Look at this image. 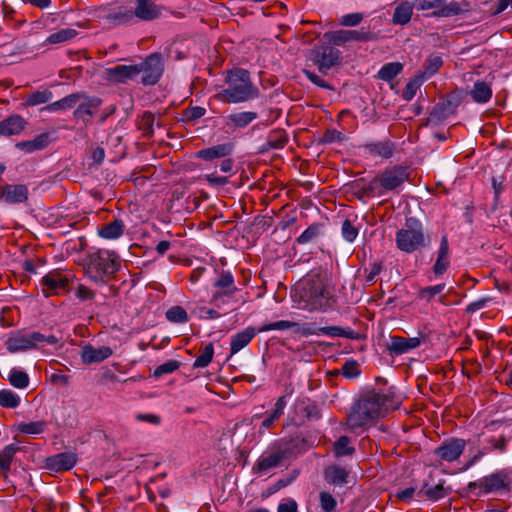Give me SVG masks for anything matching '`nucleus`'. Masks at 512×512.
<instances>
[{
	"mask_svg": "<svg viewBox=\"0 0 512 512\" xmlns=\"http://www.w3.org/2000/svg\"><path fill=\"white\" fill-rule=\"evenodd\" d=\"M397 404L398 402L395 401L392 393H379L375 390L367 391L351 407L347 417V425L352 430L365 428L377 419L384 417Z\"/></svg>",
	"mask_w": 512,
	"mask_h": 512,
	"instance_id": "nucleus-1",
	"label": "nucleus"
},
{
	"mask_svg": "<svg viewBox=\"0 0 512 512\" xmlns=\"http://www.w3.org/2000/svg\"><path fill=\"white\" fill-rule=\"evenodd\" d=\"M226 87L216 93L215 98L227 104L248 102L259 96V89L253 84L250 73L241 68L227 72Z\"/></svg>",
	"mask_w": 512,
	"mask_h": 512,
	"instance_id": "nucleus-2",
	"label": "nucleus"
},
{
	"mask_svg": "<svg viewBox=\"0 0 512 512\" xmlns=\"http://www.w3.org/2000/svg\"><path fill=\"white\" fill-rule=\"evenodd\" d=\"M294 297L299 308L309 312H325L332 307L329 292L320 279H309L303 282L296 289Z\"/></svg>",
	"mask_w": 512,
	"mask_h": 512,
	"instance_id": "nucleus-3",
	"label": "nucleus"
},
{
	"mask_svg": "<svg viewBox=\"0 0 512 512\" xmlns=\"http://www.w3.org/2000/svg\"><path fill=\"white\" fill-rule=\"evenodd\" d=\"M118 257L108 250H98L87 256L85 272L96 284H105L119 270Z\"/></svg>",
	"mask_w": 512,
	"mask_h": 512,
	"instance_id": "nucleus-4",
	"label": "nucleus"
},
{
	"mask_svg": "<svg viewBox=\"0 0 512 512\" xmlns=\"http://www.w3.org/2000/svg\"><path fill=\"white\" fill-rule=\"evenodd\" d=\"M395 242L400 251L410 254L428 247L431 239L424 233L421 222L410 217L406 219L404 227L397 231Z\"/></svg>",
	"mask_w": 512,
	"mask_h": 512,
	"instance_id": "nucleus-5",
	"label": "nucleus"
},
{
	"mask_svg": "<svg viewBox=\"0 0 512 512\" xmlns=\"http://www.w3.org/2000/svg\"><path fill=\"white\" fill-rule=\"evenodd\" d=\"M238 291L232 273L222 270L212 284L210 304L217 309H225L236 302Z\"/></svg>",
	"mask_w": 512,
	"mask_h": 512,
	"instance_id": "nucleus-6",
	"label": "nucleus"
},
{
	"mask_svg": "<svg viewBox=\"0 0 512 512\" xmlns=\"http://www.w3.org/2000/svg\"><path fill=\"white\" fill-rule=\"evenodd\" d=\"M55 345L58 338L52 334L44 335L40 332L12 333L5 341V347L9 353L24 352L30 349H37L42 344Z\"/></svg>",
	"mask_w": 512,
	"mask_h": 512,
	"instance_id": "nucleus-7",
	"label": "nucleus"
},
{
	"mask_svg": "<svg viewBox=\"0 0 512 512\" xmlns=\"http://www.w3.org/2000/svg\"><path fill=\"white\" fill-rule=\"evenodd\" d=\"M414 6L418 11L433 10L432 15L436 17H452L468 12L471 9L469 2L465 0H414Z\"/></svg>",
	"mask_w": 512,
	"mask_h": 512,
	"instance_id": "nucleus-8",
	"label": "nucleus"
},
{
	"mask_svg": "<svg viewBox=\"0 0 512 512\" xmlns=\"http://www.w3.org/2000/svg\"><path fill=\"white\" fill-rule=\"evenodd\" d=\"M409 177L410 170L408 166L394 165L378 173L376 179L384 196L387 192H399V189L409 180Z\"/></svg>",
	"mask_w": 512,
	"mask_h": 512,
	"instance_id": "nucleus-9",
	"label": "nucleus"
},
{
	"mask_svg": "<svg viewBox=\"0 0 512 512\" xmlns=\"http://www.w3.org/2000/svg\"><path fill=\"white\" fill-rule=\"evenodd\" d=\"M512 485V468H505L481 478L478 481L470 482L468 491L472 492L480 488L484 493L510 489Z\"/></svg>",
	"mask_w": 512,
	"mask_h": 512,
	"instance_id": "nucleus-10",
	"label": "nucleus"
},
{
	"mask_svg": "<svg viewBox=\"0 0 512 512\" xmlns=\"http://www.w3.org/2000/svg\"><path fill=\"white\" fill-rule=\"evenodd\" d=\"M310 60L321 74L327 75L332 67L341 63V52L330 44H322L311 50Z\"/></svg>",
	"mask_w": 512,
	"mask_h": 512,
	"instance_id": "nucleus-11",
	"label": "nucleus"
},
{
	"mask_svg": "<svg viewBox=\"0 0 512 512\" xmlns=\"http://www.w3.org/2000/svg\"><path fill=\"white\" fill-rule=\"evenodd\" d=\"M290 454L289 448L281 443H274L268 451L263 453L252 468L253 473H265L273 468L280 467Z\"/></svg>",
	"mask_w": 512,
	"mask_h": 512,
	"instance_id": "nucleus-12",
	"label": "nucleus"
},
{
	"mask_svg": "<svg viewBox=\"0 0 512 512\" xmlns=\"http://www.w3.org/2000/svg\"><path fill=\"white\" fill-rule=\"evenodd\" d=\"M70 276L58 269L48 272L41 280L45 297L67 294L70 291Z\"/></svg>",
	"mask_w": 512,
	"mask_h": 512,
	"instance_id": "nucleus-13",
	"label": "nucleus"
},
{
	"mask_svg": "<svg viewBox=\"0 0 512 512\" xmlns=\"http://www.w3.org/2000/svg\"><path fill=\"white\" fill-rule=\"evenodd\" d=\"M139 74L142 73L141 82L144 85L156 84L163 74L164 66L160 53H153L145 61L137 64Z\"/></svg>",
	"mask_w": 512,
	"mask_h": 512,
	"instance_id": "nucleus-14",
	"label": "nucleus"
},
{
	"mask_svg": "<svg viewBox=\"0 0 512 512\" xmlns=\"http://www.w3.org/2000/svg\"><path fill=\"white\" fill-rule=\"evenodd\" d=\"M461 103V97L457 93L448 95L445 99L438 102L430 112L429 120L439 123L455 114L457 107Z\"/></svg>",
	"mask_w": 512,
	"mask_h": 512,
	"instance_id": "nucleus-15",
	"label": "nucleus"
},
{
	"mask_svg": "<svg viewBox=\"0 0 512 512\" xmlns=\"http://www.w3.org/2000/svg\"><path fill=\"white\" fill-rule=\"evenodd\" d=\"M466 444L464 439L449 438L443 441L441 445L435 449L434 453L443 461L453 462L461 456L465 450Z\"/></svg>",
	"mask_w": 512,
	"mask_h": 512,
	"instance_id": "nucleus-16",
	"label": "nucleus"
},
{
	"mask_svg": "<svg viewBox=\"0 0 512 512\" xmlns=\"http://www.w3.org/2000/svg\"><path fill=\"white\" fill-rule=\"evenodd\" d=\"M80 95L82 97L79 99V102H77V104H76V109L73 112V116L76 119H81L85 123H88L86 116L95 115L98 112V110L102 104V101L98 97L88 96L85 93L80 92Z\"/></svg>",
	"mask_w": 512,
	"mask_h": 512,
	"instance_id": "nucleus-17",
	"label": "nucleus"
},
{
	"mask_svg": "<svg viewBox=\"0 0 512 512\" xmlns=\"http://www.w3.org/2000/svg\"><path fill=\"white\" fill-rule=\"evenodd\" d=\"M105 79L115 83H127L134 80L139 75L137 64L133 65H117L105 69Z\"/></svg>",
	"mask_w": 512,
	"mask_h": 512,
	"instance_id": "nucleus-18",
	"label": "nucleus"
},
{
	"mask_svg": "<svg viewBox=\"0 0 512 512\" xmlns=\"http://www.w3.org/2000/svg\"><path fill=\"white\" fill-rule=\"evenodd\" d=\"M77 462V456L72 452H62L45 459V468L52 472L72 469Z\"/></svg>",
	"mask_w": 512,
	"mask_h": 512,
	"instance_id": "nucleus-19",
	"label": "nucleus"
},
{
	"mask_svg": "<svg viewBox=\"0 0 512 512\" xmlns=\"http://www.w3.org/2000/svg\"><path fill=\"white\" fill-rule=\"evenodd\" d=\"M233 151L234 144L232 142H226L201 149L196 152L195 156L203 161L212 162L216 159H223L230 156Z\"/></svg>",
	"mask_w": 512,
	"mask_h": 512,
	"instance_id": "nucleus-20",
	"label": "nucleus"
},
{
	"mask_svg": "<svg viewBox=\"0 0 512 512\" xmlns=\"http://www.w3.org/2000/svg\"><path fill=\"white\" fill-rule=\"evenodd\" d=\"M156 0H135V7L132 10L134 17L141 21H152L161 16V7L155 3Z\"/></svg>",
	"mask_w": 512,
	"mask_h": 512,
	"instance_id": "nucleus-21",
	"label": "nucleus"
},
{
	"mask_svg": "<svg viewBox=\"0 0 512 512\" xmlns=\"http://www.w3.org/2000/svg\"><path fill=\"white\" fill-rule=\"evenodd\" d=\"M0 198L9 204L23 203L28 199V188L23 184H6L0 187Z\"/></svg>",
	"mask_w": 512,
	"mask_h": 512,
	"instance_id": "nucleus-22",
	"label": "nucleus"
},
{
	"mask_svg": "<svg viewBox=\"0 0 512 512\" xmlns=\"http://www.w3.org/2000/svg\"><path fill=\"white\" fill-rule=\"evenodd\" d=\"M113 351L108 346L95 348L90 344L84 345L81 349V360L84 364L90 365L100 363L112 355Z\"/></svg>",
	"mask_w": 512,
	"mask_h": 512,
	"instance_id": "nucleus-23",
	"label": "nucleus"
},
{
	"mask_svg": "<svg viewBox=\"0 0 512 512\" xmlns=\"http://www.w3.org/2000/svg\"><path fill=\"white\" fill-rule=\"evenodd\" d=\"M420 344L421 340L418 337L405 338L401 336H393L387 344V350L391 355H402L419 347Z\"/></svg>",
	"mask_w": 512,
	"mask_h": 512,
	"instance_id": "nucleus-24",
	"label": "nucleus"
},
{
	"mask_svg": "<svg viewBox=\"0 0 512 512\" xmlns=\"http://www.w3.org/2000/svg\"><path fill=\"white\" fill-rule=\"evenodd\" d=\"M27 121L18 114L10 115L0 121V136L19 135L26 127Z\"/></svg>",
	"mask_w": 512,
	"mask_h": 512,
	"instance_id": "nucleus-25",
	"label": "nucleus"
},
{
	"mask_svg": "<svg viewBox=\"0 0 512 512\" xmlns=\"http://www.w3.org/2000/svg\"><path fill=\"white\" fill-rule=\"evenodd\" d=\"M449 242L446 234L442 235L440 246L437 252V259L433 265V273L436 276L444 274L449 267Z\"/></svg>",
	"mask_w": 512,
	"mask_h": 512,
	"instance_id": "nucleus-26",
	"label": "nucleus"
},
{
	"mask_svg": "<svg viewBox=\"0 0 512 512\" xmlns=\"http://www.w3.org/2000/svg\"><path fill=\"white\" fill-rule=\"evenodd\" d=\"M349 472L339 465H331L324 470V479L329 485L342 487L348 483Z\"/></svg>",
	"mask_w": 512,
	"mask_h": 512,
	"instance_id": "nucleus-27",
	"label": "nucleus"
},
{
	"mask_svg": "<svg viewBox=\"0 0 512 512\" xmlns=\"http://www.w3.org/2000/svg\"><path fill=\"white\" fill-rule=\"evenodd\" d=\"M257 332L258 330L256 331L254 327H247L232 336L230 342L231 355L238 353L241 349L247 346L255 337Z\"/></svg>",
	"mask_w": 512,
	"mask_h": 512,
	"instance_id": "nucleus-28",
	"label": "nucleus"
},
{
	"mask_svg": "<svg viewBox=\"0 0 512 512\" xmlns=\"http://www.w3.org/2000/svg\"><path fill=\"white\" fill-rule=\"evenodd\" d=\"M364 150L371 156H379L388 159L393 156L395 146L394 143L386 140L381 142H370L365 144Z\"/></svg>",
	"mask_w": 512,
	"mask_h": 512,
	"instance_id": "nucleus-29",
	"label": "nucleus"
},
{
	"mask_svg": "<svg viewBox=\"0 0 512 512\" xmlns=\"http://www.w3.org/2000/svg\"><path fill=\"white\" fill-rule=\"evenodd\" d=\"M125 228L124 221L120 218H115L113 221L103 225L99 229L98 234L103 239L115 240L123 235Z\"/></svg>",
	"mask_w": 512,
	"mask_h": 512,
	"instance_id": "nucleus-30",
	"label": "nucleus"
},
{
	"mask_svg": "<svg viewBox=\"0 0 512 512\" xmlns=\"http://www.w3.org/2000/svg\"><path fill=\"white\" fill-rule=\"evenodd\" d=\"M353 187L356 189V193L359 195V198L383 196L376 177H374L369 183H365L364 179H359L354 182Z\"/></svg>",
	"mask_w": 512,
	"mask_h": 512,
	"instance_id": "nucleus-31",
	"label": "nucleus"
},
{
	"mask_svg": "<svg viewBox=\"0 0 512 512\" xmlns=\"http://www.w3.org/2000/svg\"><path fill=\"white\" fill-rule=\"evenodd\" d=\"M492 88L491 86L482 80H477L473 88L469 91V95L473 99L474 102L478 104H485L490 101L492 98Z\"/></svg>",
	"mask_w": 512,
	"mask_h": 512,
	"instance_id": "nucleus-32",
	"label": "nucleus"
},
{
	"mask_svg": "<svg viewBox=\"0 0 512 512\" xmlns=\"http://www.w3.org/2000/svg\"><path fill=\"white\" fill-rule=\"evenodd\" d=\"M49 144V135L47 133H43L37 135L32 140L20 141L16 143V148L25 152V153H33L35 151H39L47 147Z\"/></svg>",
	"mask_w": 512,
	"mask_h": 512,
	"instance_id": "nucleus-33",
	"label": "nucleus"
},
{
	"mask_svg": "<svg viewBox=\"0 0 512 512\" xmlns=\"http://www.w3.org/2000/svg\"><path fill=\"white\" fill-rule=\"evenodd\" d=\"M82 96L80 95V92L72 93L70 95L65 96L64 98L52 102L45 107L41 108V111H47V112H57L60 110H68L76 106L77 102H79V99Z\"/></svg>",
	"mask_w": 512,
	"mask_h": 512,
	"instance_id": "nucleus-34",
	"label": "nucleus"
},
{
	"mask_svg": "<svg viewBox=\"0 0 512 512\" xmlns=\"http://www.w3.org/2000/svg\"><path fill=\"white\" fill-rule=\"evenodd\" d=\"M18 451H20V447L13 443L0 450V477H6L11 469L14 456Z\"/></svg>",
	"mask_w": 512,
	"mask_h": 512,
	"instance_id": "nucleus-35",
	"label": "nucleus"
},
{
	"mask_svg": "<svg viewBox=\"0 0 512 512\" xmlns=\"http://www.w3.org/2000/svg\"><path fill=\"white\" fill-rule=\"evenodd\" d=\"M450 492L451 489L449 487H444V481H442L434 487L424 484L419 491V494L427 497L431 501H437L449 495Z\"/></svg>",
	"mask_w": 512,
	"mask_h": 512,
	"instance_id": "nucleus-36",
	"label": "nucleus"
},
{
	"mask_svg": "<svg viewBox=\"0 0 512 512\" xmlns=\"http://www.w3.org/2000/svg\"><path fill=\"white\" fill-rule=\"evenodd\" d=\"M414 7V3H400L394 10L392 22L396 25L407 24L411 20Z\"/></svg>",
	"mask_w": 512,
	"mask_h": 512,
	"instance_id": "nucleus-37",
	"label": "nucleus"
},
{
	"mask_svg": "<svg viewBox=\"0 0 512 512\" xmlns=\"http://www.w3.org/2000/svg\"><path fill=\"white\" fill-rule=\"evenodd\" d=\"M133 18V11L126 7H119L116 10L110 11L105 16V19L113 25L129 23Z\"/></svg>",
	"mask_w": 512,
	"mask_h": 512,
	"instance_id": "nucleus-38",
	"label": "nucleus"
},
{
	"mask_svg": "<svg viewBox=\"0 0 512 512\" xmlns=\"http://www.w3.org/2000/svg\"><path fill=\"white\" fill-rule=\"evenodd\" d=\"M287 401L285 396H281L277 399L275 403L274 411L271 413L269 417H267L260 425V433L263 432L264 429H269L275 421H277L284 412Z\"/></svg>",
	"mask_w": 512,
	"mask_h": 512,
	"instance_id": "nucleus-39",
	"label": "nucleus"
},
{
	"mask_svg": "<svg viewBox=\"0 0 512 512\" xmlns=\"http://www.w3.org/2000/svg\"><path fill=\"white\" fill-rule=\"evenodd\" d=\"M258 117L256 112L244 111L228 115V123H231L237 128H244L248 126Z\"/></svg>",
	"mask_w": 512,
	"mask_h": 512,
	"instance_id": "nucleus-40",
	"label": "nucleus"
},
{
	"mask_svg": "<svg viewBox=\"0 0 512 512\" xmlns=\"http://www.w3.org/2000/svg\"><path fill=\"white\" fill-rule=\"evenodd\" d=\"M320 334L329 337H343L347 339H358V333L351 328H342L339 326L319 327Z\"/></svg>",
	"mask_w": 512,
	"mask_h": 512,
	"instance_id": "nucleus-41",
	"label": "nucleus"
},
{
	"mask_svg": "<svg viewBox=\"0 0 512 512\" xmlns=\"http://www.w3.org/2000/svg\"><path fill=\"white\" fill-rule=\"evenodd\" d=\"M7 380L17 389H25L30 383L29 375L18 368H12L10 370Z\"/></svg>",
	"mask_w": 512,
	"mask_h": 512,
	"instance_id": "nucleus-42",
	"label": "nucleus"
},
{
	"mask_svg": "<svg viewBox=\"0 0 512 512\" xmlns=\"http://www.w3.org/2000/svg\"><path fill=\"white\" fill-rule=\"evenodd\" d=\"M403 65L400 62H390L381 67L377 77L383 81L389 82L401 73Z\"/></svg>",
	"mask_w": 512,
	"mask_h": 512,
	"instance_id": "nucleus-43",
	"label": "nucleus"
},
{
	"mask_svg": "<svg viewBox=\"0 0 512 512\" xmlns=\"http://www.w3.org/2000/svg\"><path fill=\"white\" fill-rule=\"evenodd\" d=\"M333 451L336 457L352 455L355 448L350 446V438L348 436H340L334 443Z\"/></svg>",
	"mask_w": 512,
	"mask_h": 512,
	"instance_id": "nucleus-44",
	"label": "nucleus"
},
{
	"mask_svg": "<svg viewBox=\"0 0 512 512\" xmlns=\"http://www.w3.org/2000/svg\"><path fill=\"white\" fill-rule=\"evenodd\" d=\"M299 476L298 470H292L279 480H277L273 485L269 486L267 489V496H270L280 489L287 487L290 485L297 477Z\"/></svg>",
	"mask_w": 512,
	"mask_h": 512,
	"instance_id": "nucleus-45",
	"label": "nucleus"
},
{
	"mask_svg": "<svg viewBox=\"0 0 512 512\" xmlns=\"http://www.w3.org/2000/svg\"><path fill=\"white\" fill-rule=\"evenodd\" d=\"M77 34L78 32L72 28L61 29L55 33L50 34L47 37L46 42L49 44L63 43L70 39H73L74 37H76Z\"/></svg>",
	"mask_w": 512,
	"mask_h": 512,
	"instance_id": "nucleus-46",
	"label": "nucleus"
},
{
	"mask_svg": "<svg viewBox=\"0 0 512 512\" xmlns=\"http://www.w3.org/2000/svg\"><path fill=\"white\" fill-rule=\"evenodd\" d=\"M47 423L45 421H34L29 423H19L17 429L19 432L27 435H38L45 431Z\"/></svg>",
	"mask_w": 512,
	"mask_h": 512,
	"instance_id": "nucleus-47",
	"label": "nucleus"
},
{
	"mask_svg": "<svg viewBox=\"0 0 512 512\" xmlns=\"http://www.w3.org/2000/svg\"><path fill=\"white\" fill-rule=\"evenodd\" d=\"M53 98L50 90L35 91L31 93L25 100V106H36L48 103Z\"/></svg>",
	"mask_w": 512,
	"mask_h": 512,
	"instance_id": "nucleus-48",
	"label": "nucleus"
},
{
	"mask_svg": "<svg viewBox=\"0 0 512 512\" xmlns=\"http://www.w3.org/2000/svg\"><path fill=\"white\" fill-rule=\"evenodd\" d=\"M20 397L10 389L0 390V406L4 408H16L20 404Z\"/></svg>",
	"mask_w": 512,
	"mask_h": 512,
	"instance_id": "nucleus-49",
	"label": "nucleus"
},
{
	"mask_svg": "<svg viewBox=\"0 0 512 512\" xmlns=\"http://www.w3.org/2000/svg\"><path fill=\"white\" fill-rule=\"evenodd\" d=\"M324 38L328 40V44L332 46H341L347 42H350L348 30H338L327 32L324 34Z\"/></svg>",
	"mask_w": 512,
	"mask_h": 512,
	"instance_id": "nucleus-50",
	"label": "nucleus"
},
{
	"mask_svg": "<svg viewBox=\"0 0 512 512\" xmlns=\"http://www.w3.org/2000/svg\"><path fill=\"white\" fill-rule=\"evenodd\" d=\"M154 123L155 116L153 113L146 111L143 113L141 120L139 122V129L142 130L143 135L147 138H150L154 134Z\"/></svg>",
	"mask_w": 512,
	"mask_h": 512,
	"instance_id": "nucleus-51",
	"label": "nucleus"
},
{
	"mask_svg": "<svg viewBox=\"0 0 512 512\" xmlns=\"http://www.w3.org/2000/svg\"><path fill=\"white\" fill-rule=\"evenodd\" d=\"M214 355V347L212 343L207 344L202 350L201 354L195 359L193 367L194 368H204L207 367Z\"/></svg>",
	"mask_w": 512,
	"mask_h": 512,
	"instance_id": "nucleus-52",
	"label": "nucleus"
},
{
	"mask_svg": "<svg viewBox=\"0 0 512 512\" xmlns=\"http://www.w3.org/2000/svg\"><path fill=\"white\" fill-rule=\"evenodd\" d=\"M349 31V37L350 42L356 41V42H368L375 40L377 35L376 33L370 31L368 28L362 27L358 30H348Z\"/></svg>",
	"mask_w": 512,
	"mask_h": 512,
	"instance_id": "nucleus-53",
	"label": "nucleus"
},
{
	"mask_svg": "<svg viewBox=\"0 0 512 512\" xmlns=\"http://www.w3.org/2000/svg\"><path fill=\"white\" fill-rule=\"evenodd\" d=\"M300 406L302 413L308 420H318L321 417L320 409L315 402L309 399L306 401L303 400L300 402Z\"/></svg>",
	"mask_w": 512,
	"mask_h": 512,
	"instance_id": "nucleus-54",
	"label": "nucleus"
},
{
	"mask_svg": "<svg viewBox=\"0 0 512 512\" xmlns=\"http://www.w3.org/2000/svg\"><path fill=\"white\" fill-rule=\"evenodd\" d=\"M206 114V109L200 106L188 107L182 111V122H195Z\"/></svg>",
	"mask_w": 512,
	"mask_h": 512,
	"instance_id": "nucleus-55",
	"label": "nucleus"
},
{
	"mask_svg": "<svg viewBox=\"0 0 512 512\" xmlns=\"http://www.w3.org/2000/svg\"><path fill=\"white\" fill-rule=\"evenodd\" d=\"M166 318L173 323H185L188 321V314L181 306H173L166 312Z\"/></svg>",
	"mask_w": 512,
	"mask_h": 512,
	"instance_id": "nucleus-56",
	"label": "nucleus"
},
{
	"mask_svg": "<svg viewBox=\"0 0 512 512\" xmlns=\"http://www.w3.org/2000/svg\"><path fill=\"white\" fill-rule=\"evenodd\" d=\"M294 327H298L297 322L288 321V320H280L269 324H264L263 326L258 328V332H267L271 330H288Z\"/></svg>",
	"mask_w": 512,
	"mask_h": 512,
	"instance_id": "nucleus-57",
	"label": "nucleus"
},
{
	"mask_svg": "<svg viewBox=\"0 0 512 512\" xmlns=\"http://www.w3.org/2000/svg\"><path fill=\"white\" fill-rule=\"evenodd\" d=\"M320 507L324 512H334L337 507V500L329 491L319 493Z\"/></svg>",
	"mask_w": 512,
	"mask_h": 512,
	"instance_id": "nucleus-58",
	"label": "nucleus"
},
{
	"mask_svg": "<svg viewBox=\"0 0 512 512\" xmlns=\"http://www.w3.org/2000/svg\"><path fill=\"white\" fill-rule=\"evenodd\" d=\"M287 141L288 139L285 133L281 130H278L273 131L269 134L267 139V145L268 147L273 149H281L286 145Z\"/></svg>",
	"mask_w": 512,
	"mask_h": 512,
	"instance_id": "nucleus-59",
	"label": "nucleus"
},
{
	"mask_svg": "<svg viewBox=\"0 0 512 512\" xmlns=\"http://www.w3.org/2000/svg\"><path fill=\"white\" fill-rule=\"evenodd\" d=\"M445 288V284H437L421 288L418 291V298L420 300L430 302L437 294H440Z\"/></svg>",
	"mask_w": 512,
	"mask_h": 512,
	"instance_id": "nucleus-60",
	"label": "nucleus"
},
{
	"mask_svg": "<svg viewBox=\"0 0 512 512\" xmlns=\"http://www.w3.org/2000/svg\"><path fill=\"white\" fill-rule=\"evenodd\" d=\"M321 225L320 224H312L310 225L298 238L297 242L299 244H306L313 240H315L320 235Z\"/></svg>",
	"mask_w": 512,
	"mask_h": 512,
	"instance_id": "nucleus-61",
	"label": "nucleus"
},
{
	"mask_svg": "<svg viewBox=\"0 0 512 512\" xmlns=\"http://www.w3.org/2000/svg\"><path fill=\"white\" fill-rule=\"evenodd\" d=\"M180 367V362L177 360H168L165 363L156 367L153 372L155 378H160L163 375L173 373Z\"/></svg>",
	"mask_w": 512,
	"mask_h": 512,
	"instance_id": "nucleus-62",
	"label": "nucleus"
},
{
	"mask_svg": "<svg viewBox=\"0 0 512 512\" xmlns=\"http://www.w3.org/2000/svg\"><path fill=\"white\" fill-rule=\"evenodd\" d=\"M485 442L489 445V449L491 450H498L500 452H504L506 449V445L508 442V439L504 434H501L499 436H487L485 438Z\"/></svg>",
	"mask_w": 512,
	"mask_h": 512,
	"instance_id": "nucleus-63",
	"label": "nucleus"
},
{
	"mask_svg": "<svg viewBox=\"0 0 512 512\" xmlns=\"http://www.w3.org/2000/svg\"><path fill=\"white\" fill-rule=\"evenodd\" d=\"M341 233L346 241L353 242L358 235V229L353 226L350 220L345 219L342 223Z\"/></svg>",
	"mask_w": 512,
	"mask_h": 512,
	"instance_id": "nucleus-64",
	"label": "nucleus"
}]
</instances>
